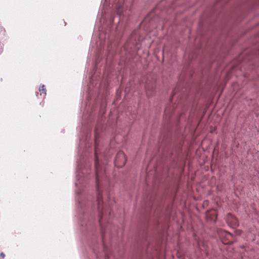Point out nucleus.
<instances>
[{
  "label": "nucleus",
  "mask_w": 259,
  "mask_h": 259,
  "mask_svg": "<svg viewBox=\"0 0 259 259\" xmlns=\"http://www.w3.org/2000/svg\"><path fill=\"white\" fill-rule=\"evenodd\" d=\"M206 218L211 220L215 221L216 219V212L214 210H211L206 213Z\"/></svg>",
  "instance_id": "nucleus-2"
},
{
  "label": "nucleus",
  "mask_w": 259,
  "mask_h": 259,
  "mask_svg": "<svg viewBox=\"0 0 259 259\" xmlns=\"http://www.w3.org/2000/svg\"><path fill=\"white\" fill-rule=\"evenodd\" d=\"M95 167H96V170L97 171L98 166H97V160H96V161H95Z\"/></svg>",
  "instance_id": "nucleus-7"
},
{
  "label": "nucleus",
  "mask_w": 259,
  "mask_h": 259,
  "mask_svg": "<svg viewBox=\"0 0 259 259\" xmlns=\"http://www.w3.org/2000/svg\"><path fill=\"white\" fill-rule=\"evenodd\" d=\"M1 256L2 257H5V254L4 253H1Z\"/></svg>",
  "instance_id": "nucleus-8"
},
{
  "label": "nucleus",
  "mask_w": 259,
  "mask_h": 259,
  "mask_svg": "<svg viewBox=\"0 0 259 259\" xmlns=\"http://www.w3.org/2000/svg\"><path fill=\"white\" fill-rule=\"evenodd\" d=\"M223 233L225 234L226 236V237L228 239H229L230 238H231L232 237V235L229 233H228V232H224Z\"/></svg>",
  "instance_id": "nucleus-5"
},
{
  "label": "nucleus",
  "mask_w": 259,
  "mask_h": 259,
  "mask_svg": "<svg viewBox=\"0 0 259 259\" xmlns=\"http://www.w3.org/2000/svg\"><path fill=\"white\" fill-rule=\"evenodd\" d=\"M227 221L228 223L232 224V225L236 226L237 225V219L231 214H229L227 218Z\"/></svg>",
  "instance_id": "nucleus-3"
},
{
  "label": "nucleus",
  "mask_w": 259,
  "mask_h": 259,
  "mask_svg": "<svg viewBox=\"0 0 259 259\" xmlns=\"http://www.w3.org/2000/svg\"><path fill=\"white\" fill-rule=\"evenodd\" d=\"M96 173H97V176L98 175V171H96Z\"/></svg>",
  "instance_id": "nucleus-9"
},
{
  "label": "nucleus",
  "mask_w": 259,
  "mask_h": 259,
  "mask_svg": "<svg viewBox=\"0 0 259 259\" xmlns=\"http://www.w3.org/2000/svg\"><path fill=\"white\" fill-rule=\"evenodd\" d=\"M43 91L45 94V96L46 95V90L45 89V85H41V88L39 89V91Z\"/></svg>",
  "instance_id": "nucleus-4"
},
{
  "label": "nucleus",
  "mask_w": 259,
  "mask_h": 259,
  "mask_svg": "<svg viewBox=\"0 0 259 259\" xmlns=\"http://www.w3.org/2000/svg\"><path fill=\"white\" fill-rule=\"evenodd\" d=\"M101 197V196H100V195H99L98 196V198H97L98 203L99 205H100V198Z\"/></svg>",
  "instance_id": "nucleus-6"
},
{
  "label": "nucleus",
  "mask_w": 259,
  "mask_h": 259,
  "mask_svg": "<svg viewBox=\"0 0 259 259\" xmlns=\"http://www.w3.org/2000/svg\"><path fill=\"white\" fill-rule=\"evenodd\" d=\"M125 157L122 152H119L116 155L115 160V164L117 167H122L124 165Z\"/></svg>",
  "instance_id": "nucleus-1"
}]
</instances>
